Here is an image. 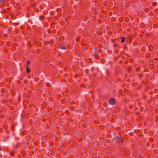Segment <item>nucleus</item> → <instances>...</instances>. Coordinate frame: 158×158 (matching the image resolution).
<instances>
[{
  "label": "nucleus",
  "instance_id": "nucleus-1",
  "mask_svg": "<svg viewBox=\"0 0 158 158\" xmlns=\"http://www.w3.org/2000/svg\"><path fill=\"white\" fill-rule=\"evenodd\" d=\"M59 48L63 49H65L67 48V45L64 44L62 42H59L58 44Z\"/></svg>",
  "mask_w": 158,
  "mask_h": 158
},
{
  "label": "nucleus",
  "instance_id": "nucleus-2",
  "mask_svg": "<svg viewBox=\"0 0 158 158\" xmlns=\"http://www.w3.org/2000/svg\"><path fill=\"white\" fill-rule=\"evenodd\" d=\"M114 141L116 142H120L121 143L123 142V139L122 137H119L118 136H116L113 138Z\"/></svg>",
  "mask_w": 158,
  "mask_h": 158
},
{
  "label": "nucleus",
  "instance_id": "nucleus-3",
  "mask_svg": "<svg viewBox=\"0 0 158 158\" xmlns=\"http://www.w3.org/2000/svg\"><path fill=\"white\" fill-rule=\"evenodd\" d=\"M109 102L110 104L114 105L115 103V99L113 98H111L109 100Z\"/></svg>",
  "mask_w": 158,
  "mask_h": 158
},
{
  "label": "nucleus",
  "instance_id": "nucleus-4",
  "mask_svg": "<svg viewBox=\"0 0 158 158\" xmlns=\"http://www.w3.org/2000/svg\"><path fill=\"white\" fill-rule=\"evenodd\" d=\"M121 43H123L124 42V40H125V38L124 37L122 36L121 37Z\"/></svg>",
  "mask_w": 158,
  "mask_h": 158
},
{
  "label": "nucleus",
  "instance_id": "nucleus-5",
  "mask_svg": "<svg viewBox=\"0 0 158 158\" xmlns=\"http://www.w3.org/2000/svg\"><path fill=\"white\" fill-rule=\"evenodd\" d=\"M20 146V143H18L15 145V148H19V146Z\"/></svg>",
  "mask_w": 158,
  "mask_h": 158
},
{
  "label": "nucleus",
  "instance_id": "nucleus-6",
  "mask_svg": "<svg viewBox=\"0 0 158 158\" xmlns=\"http://www.w3.org/2000/svg\"><path fill=\"white\" fill-rule=\"evenodd\" d=\"M26 71L27 73H30V69L29 68V67H26Z\"/></svg>",
  "mask_w": 158,
  "mask_h": 158
},
{
  "label": "nucleus",
  "instance_id": "nucleus-7",
  "mask_svg": "<svg viewBox=\"0 0 158 158\" xmlns=\"http://www.w3.org/2000/svg\"><path fill=\"white\" fill-rule=\"evenodd\" d=\"M39 19L40 20H42L44 19V15H41Z\"/></svg>",
  "mask_w": 158,
  "mask_h": 158
},
{
  "label": "nucleus",
  "instance_id": "nucleus-8",
  "mask_svg": "<svg viewBox=\"0 0 158 158\" xmlns=\"http://www.w3.org/2000/svg\"><path fill=\"white\" fill-rule=\"evenodd\" d=\"M80 38H81L80 36H78L76 38V41L77 42H78V41L79 40Z\"/></svg>",
  "mask_w": 158,
  "mask_h": 158
},
{
  "label": "nucleus",
  "instance_id": "nucleus-9",
  "mask_svg": "<svg viewBox=\"0 0 158 158\" xmlns=\"http://www.w3.org/2000/svg\"><path fill=\"white\" fill-rule=\"evenodd\" d=\"M30 63V61L29 60H27V65H26V67H29V64Z\"/></svg>",
  "mask_w": 158,
  "mask_h": 158
},
{
  "label": "nucleus",
  "instance_id": "nucleus-10",
  "mask_svg": "<svg viewBox=\"0 0 158 158\" xmlns=\"http://www.w3.org/2000/svg\"><path fill=\"white\" fill-rule=\"evenodd\" d=\"M157 5V3L156 2H153L152 3V5L153 6H156Z\"/></svg>",
  "mask_w": 158,
  "mask_h": 158
},
{
  "label": "nucleus",
  "instance_id": "nucleus-11",
  "mask_svg": "<svg viewBox=\"0 0 158 158\" xmlns=\"http://www.w3.org/2000/svg\"><path fill=\"white\" fill-rule=\"evenodd\" d=\"M59 40L60 41H63L64 39V37L63 36H61L59 38Z\"/></svg>",
  "mask_w": 158,
  "mask_h": 158
},
{
  "label": "nucleus",
  "instance_id": "nucleus-12",
  "mask_svg": "<svg viewBox=\"0 0 158 158\" xmlns=\"http://www.w3.org/2000/svg\"><path fill=\"white\" fill-rule=\"evenodd\" d=\"M64 111H65L66 114H68L69 113V110L67 109H65V110H64Z\"/></svg>",
  "mask_w": 158,
  "mask_h": 158
},
{
  "label": "nucleus",
  "instance_id": "nucleus-13",
  "mask_svg": "<svg viewBox=\"0 0 158 158\" xmlns=\"http://www.w3.org/2000/svg\"><path fill=\"white\" fill-rule=\"evenodd\" d=\"M139 76V78H140L143 76V73H142L141 74H138Z\"/></svg>",
  "mask_w": 158,
  "mask_h": 158
},
{
  "label": "nucleus",
  "instance_id": "nucleus-14",
  "mask_svg": "<svg viewBox=\"0 0 158 158\" xmlns=\"http://www.w3.org/2000/svg\"><path fill=\"white\" fill-rule=\"evenodd\" d=\"M5 2V0H0V3H4Z\"/></svg>",
  "mask_w": 158,
  "mask_h": 158
},
{
  "label": "nucleus",
  "instance_id": "nucleus-15",
  "mask_svg": "<svg viewBox=\"0 0 158 158\" xmlns=\"http://www.w3.org/2000/svg\"><path fill=\"white\" fill-rule=\"evenodd\" d=\"M10 155L12 156H14V153L13 152H11L10 153Z\"/></svg>",
  "mask_w": 158,
  "mask_h": 158
},
{
  "label": "nucleus",
  "instance_id": "nucleus-16",
  "mask_svg": "<svg viewBox=\"0 0 158 158\" xmlns=\"http://www.w3.org/2000/svg\"><path fill=\"white\" fill-rule=\"evenodd\" d=\"M140 67H137L136 69V71H139L140 69Z\"/></svg>",
  "mask_w": 158,
  "mask_h": 158
},
{
  "label": "nucleus",
  "instance_id": "nucleus-17",
  "mask_svg": "<svg viewBox=\"0 0 158 158\" xmlns=\"http://www.w3.org/2000/svg\"><path fill=\"white\" fill-rule=\"evenodd\" d=\"M54 42V40H51L50 41V43L51 44H52Z\"/></svg>",
  "mask_w": 158,
  "mask_h": 158
},
{
  "label": "nucleus",
  "instance_id": "nucleus-18",
  "mask_svg": "<svg viewBox=\"0 0 158 158\" xmlns=\"http://www.w3.org/2000/svg\"><path fill=\"white\" fill-rule=\"evenodd\" d=\"M64 110H65V109H62L61 110V112L63 113H65V111H64Z\"/></svg>",
  "mask_w": 158,
  "mask_h": 158
},
{
  "label": "nucleus",
  "instance_id": "nucleus-19",
  "mask_svg": "<svg viewBox=\"0 0 158 158\" xmlns=\"http://www.w3.org/2000/svg\"><path fill=\"white\" fill-rule=\"evenodd\" d=\"M47 32L49 33H51V31L50 29H48L47 30Z\"/></svg>",
  "mask_w": 158,
  "mask_h": 158
},
{
  "label": "nucleus",
  "instance_id": "nucleus-20",
  "mask_svg": "<svg viewBox=\"0 0 158 158\" xmlns=\"http://www.w3.org/2000/svg\"><path fill=\"white\" fill-rule=\"evenodd\" d=\"M106 74L108 75H109V72L107 70L106 71Z\"/></svg>",
  "mask_w": 158,
  "mask_h": 158
},
{
  "label": "nucleus",
  "instance_id": "nucleus-21",
  "mask_svg": "<svg viewBox=\"0 0 158 158\" xmlns=\"http://www.w3.org/2000/svg\"><path fill=\"white\" fill-rule=\"evenodd\" d=\"M85 30H86L85 29L84 30V31L83 32V34L84 36H86V34H85Z\"/></svg>",
  "mask_w": 158,
  "mask_h": 158
},
{
  "label": "nucleus",
  "instance_id": "nucleus-22",
  "mask_svg": "<svg viewBox=\"0 0 158 158\" xmlns=\"http://www.w3.org/2000/svg\"><path fill=\"white\" fill-rule=\"evenodd\" d=\"M94 56L96 57V58H97L98 57V56L96 54H94Z\"/></svg>",
  "mask_w": 158,
  "mask_h": 158
},
{
  "label": "nucleus",
  "instance_id": "nucleus-23",
  "mask_svg": "<svg viewBox=\"0 0 158 158\" xmlns=\"http://www.w3.org/2000/svg\"><path fill=\"white\" fill-rule=\"evenodd\" d=\"M45 44L46 45H47L48 44V43H49L48 42H47H47H45Z\"/></svg>",
  "mask_w": 158,
  "mask_h": 158
},
{
  "label": "nucleus",
  "instance_id": "nucleus-24",
  "mask_svg": "<svg viewBox=\"0 0 158 158\" xmlns=\"http://www.w3.org/2000/svg\"><path fill=\"white\" fill-rule=\"evenodd\" d=\"M1 117V118H2L3 117V115H1V116H0Z\"/></svg>",
  "mask_w": 158,
  "mask_h": 158
},
{
  "label": "nucleus",
  "instance_id": "nucleus-25",
  "mask_svg": "<svg viewBox=\"0 0 158 158\" xmlns=\"http://www.w3.org/2000/svg\"><path fill=\"white\" fill-rule=\"evenodd\" d=\"M98 51L99 52H101V49H99V50H98Z\"/></svg>",
  "mask_w": 158,
  "mask_h": 158
},
{
  "label": "nucleus",
  "instance_id": "nucleus-26",
  "mask_svg": "<svg viewBox=\"0 0 158 158\" xmlns=\"http://www.w3.org/2000/svg\"><path fill=\"white\" fill-rule=\"evenodd\" d=\"M132 107V106H131V105H130V106H129V107H130V108H131L132 107Z\"/></svg>",
  "mask_w": 158,
  "mask_h": 158
},
{
  "label": "nucleus",
  "instance_id": "nucleus-27",
  "mask_svg": "<svg viewBox=\"0 0 158 158\" xmlns=\"http://www.w3.org/2000/svg\"><path fill=\"white\" fill-rule=\"evenodd\" d=\"M1 150H2V149H1V148H0V150L1 151Z\"/></svg>",
  "mask_w": 158,
  "mask_h": 158
},
{
  "label": "nucleus",
  "instance_id": "nucleus-28",
  "mask_svg": "<svg viewBox=\"0 0 158 158\" xmlns=\"http://www.w3.org/2000/svg\"><path fill=\"white\" fill-rule=\"evenodd\" d=\"M142 109H140V110L141 111H142V110H141Z\"/></svg>",
  "mask_w": 158,
  "mask_h": 158
},
{
  "label": "nucleus",
  "instance_id": "nucleus-29",
  "mask_svg": "<svg viewBox=\"0 0 158 158\" xmlns=\"http://www.w3.org/2000/svg\"><path fill=\"white\" fill-rule=\"evenodd\" d=\"M11 129H12V130H13V128H11Z\"/></svg>",
  "mask_w": 158,
  "mask_h": 158
},
{
  "label": "nucleus",
  "instance_id": "nucleus-30",
  "mask_svg": "<svg viewBox=\"0 0 158 158\" xmlns=\"http://www.w3.org/2000/svg\"><path fill=\"white\" fill-rule=\"evenodd\" d=\"M11 129H12V130H13V128H11Z\"/></svg>",
  "mask_w": 158,
  "mask_h": 158
},
{
  "label": "nucleus",
  "instance_id": "nucleus-31",
  "mask_svg": "<svg viewBox=\"0 0 158 158\" xmlns=\"http://www.w3.org/2000/svg\"><path fill=\"white\" fill-rule=\"evenodd\" d=\"M114 46H116L115 44H114Z\"/></svg>",
  "mask_w": 158,
  "mask_h": 158
}]
</instances>
